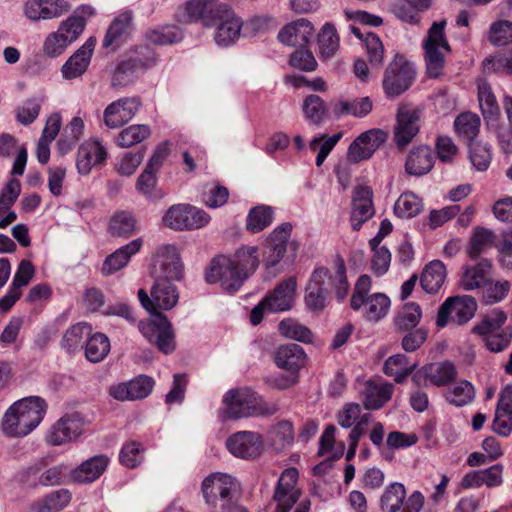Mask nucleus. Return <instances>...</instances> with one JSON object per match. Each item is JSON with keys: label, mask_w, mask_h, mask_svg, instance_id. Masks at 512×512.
Masks as SVG:
<instances>
[{"label": "nucleus", "mask_w": 512, "mask_h": 512, "mask_svg": "<svg viewBox=\"0 0 512 512\" xmlns=\"http://www.w3.org/2000/svg\"><path fill=\"white\" fill-rule=\"evenodd\" d=\"M205 278L211 284L220 282L221 287L230 293L237 291L247 279L232 258L226 256H218L212 260Z\"/></svg>", "instance_id": "nucleus-10"}, {"label": "nucleus", "mask_w": 512, "mask_h": 512, "mask_svg": "<svg viewBox=\"0 0 512 512\" xmlns=\"http://www.w3.org/2000/svg\"><path fill=\"white\" fill-rule=\"evenodd\" d=\"M422 200L411 192L400 195L394 204V213L401 218H412L422 210Z\"/></svg>", "instance_id": "nucleus-59"}, {"label": "nucleus", "mask_w": 512, "mask_h": 512, "mask_svg": "<svg viewBox=\"0 0 512 512\" xmlns=\"http://www.w3.org/2000/svg\"><path fill=\"white\" fill-rule=\"evenodd\" d=\"M155 62V57H150L146 61L140 58H130L120 63L114 70L111 79V86L115 89L123 88L131 83L137 77L139 69H145Z\"/></svg>", "instance_id": "nucleus-30"}, {"label": "nucleus", "mask_w": 512, "mask_h": 512, "mask_svg": "<svg viewBox=\"0 0 512 512\" xmlns=\"http://www.w3.org/2000/svg\"><path fill=\"white\" fill-rule=\"evenodd\" d=\"M457 375L456 368L451 362H442L436 364H430L424 367V374L416 372L412 380L419 385L421 378L427 377L436 386H445L449 384Z\"/></svg>", "instance_id": "nucleus-38"}, {"label": "nucleus", "mask_w": 512, "mask_h": 512, "mask_svg": "<svg viewBox=\"0 0 512 512\" xmlns=\"http://www.w3.org/2000/svg\"><path fill=\"white\" fill-rule=\"evenodd\" d=\"M262 446V436L253 431H239L226 440V447L229 452L242 459L256 458L260 455Z\"/></svg>", "instance_id": "nucleus-15"}, {"label": "nucleus", "mask_w": 512, "mask_h": 512, "mask_svg": "<svg viewBox=\"0 0 512 512\" xmlns=\"http://www.w3.org/2000/svg\"><path fill=\"white\" fill-rule=\"evenodd\" d=\"M491 268V262L485 258L481 259L475 265L466 266L460 280L461 287L466 291L483 287L487 284Z\"/></svg>", "instance_id": "nucleus-35"}, {"label": "nucleus", "mask_w": 512, "mask_h": 512, "mask_svg": "<svg viewBox=\"0 0 512 512\" xmlns=\"http://www.w3.org/2000/svg\"><path fill=\"white\" fill-rule=\"evenodd\" d=\"M319 53L323 58L332 57L339 48V36L334 25L326 23L318 34Z\"/></svg>", "instance_id": "nucleus-57"}, {"label": "nucleus", "mask_w": 512, "mask_h": 512, "mask_svg": "<svg viewBox=\"0 0 512 512\" xmlns=\"http://www.w3.org/2000/svg\"><path fill=\"white\" fill-rule=\"evenodd\" d=\"M141 102L137 97L118 99L104 110L105 125L111 129L129 122L138 112Z\"/></svg>", "instance_id": "nucleus-18"}, {"label": "nucleus", "mask_w": 512, "mask_h": 512, "mask_svg": "<svg viewBox=\"0 0 512 512\" xmlns=\"http://www.w3.org/2000/svg\"><path fill=\"white\" fill-rule=\"evenodd\" d=\"M422 317V309L416 302L405 303L395 314L393 324L398 332L416 328Z\"/></svg>", "instance_id": "nucleus-42"}, {"label": "nucleus", "mask_w": 512, "mask_h": 512, "mask_svg": "<svg viewBox=\"0 0 512 512\" xmlns=\"http://www.w3.org/2000/svg\"><path fill=\"white\" fill-rule=\"evenodd\" d=\"M488 40L494 46L512 44V22L509 20L493 22L489 27Z\"/></svg>", "instance_id": "nucleus-62"}, {"label": "nucleus", "mask_w": 512, "mask_h": 512, "mask_svg": "<svg viewBox=\"0 0 512 512\" xmlns=\"http://www.w3.org/2000/svg\"><path fill=\"white\" fill-rule=\"evenodd\" d=\"M273 221V211L268 206H257L250 210L246 228L252 233H258L268 227Z\"/></svg>", "instance_id": "nucleus-60"}, {"label": "nucleus", "mask_w": 512, "mask_h": 512, "mask_svg": "<svg viewBox=\"0 0 512 512\" xmlns=\"http://www.w3.org/2000/svg\"><path fill=\"white\" fill-rule=\"evenodd\" d=\"M147 40L152 44L168 45L182 40L183 33L177 26H164L154 29L146 34Z\"/></svg>", "instance_id": "nucleus-63"}, {"label": "nucleus", "mask_w": 512, "mask_h": 512, "mask_svg": "<svg viewBox=\"0 0 512 512\" xmlns=\"http://www.w3.org/2000/svg\"><path fill=\"white\" fill-rule=\"evenodd\" d=\"M47 404L38 396H30L13 403L2 419V431L9 437H24L43 420Z\"/></svg>", "instance_id": "nucleus-2"}, {"label": "nucleus", "mask_w": 512, "mask_h": 512, "mask_svg": "<svg viewBox=\"0 0 512 512\" xmlns=\"http://www.w3.org/2000/svg\"><path fill=\"white\" fill-rule=\"evenodd\" d=\"M415 365H409L408 358L404 354L390 356L384 363V373L394 377L397 383H401L414 370Z\"/></svg>", "instance_id": "nucleus-52"}, {"label": "nucleus", "mask_w": 512, "mask_h": 512, "mask_svg": "<svg viewBox=\"0 0 512 512\" xmlns=\"http://www.w3.org/2000/svg\"><path fill=\"white\" fill-rule=\"evenodd\" d=\"M110 351V340L103 333H95L89 337L85 346L86 358L93 363L102 361Z\"/></svg>", "instance_id": "nucleus-53"}, {"label": "nucleus", "mask_w": 512, "mask_h": 512, "mask_svg": "<svg viewBox=\"0 0 512 512\" xmlns=\"http://www.w3.org/2000/svg\"><path fill=\"white\" fill-rule=\"evenodd\" d=\"M372 110V102L368 97L357 98L352 101H340L334 107L337 116L352 115L364 117Z\"/></svg>", "instance_id": "nucleus-58"}, {"label": "nucleus", "mask_w": 512, "mask_h": 512, "mask_svg": "<svg viewBox=\"0 0 512 512\" xmlns=\"http://www.w3.org/2000/svg\"><path fill=\"white\" fill-rule=\"evenodd\" d=\"M34 275V267L28 260H22L14 275L12 284L7 294L0 299V312H7L20 298L21 289L28 285Z\"/></svg>", "instance_id": "nucleus-27"}, {"label": "nucleus", "mask_w": 512, "mask_h": 512, "mask_svg": "<svg viewBox=\"0 0 512 512\" xmlns=\"http://www.w3.org/2000/svg\"><path fill=\"white\" fill-rule=\"evenodd\" d=\"M474 386L467 380L456 382L445 392V399L451 405L462 407L473 401Z\"/></svg>", "instance_id": "nucleus-50"}, {"label": "nucleus", "mask_w": 512, "mask_h": 512, "mask_svg": "<svg viewBox=\"0 0 512 512\" xmlns=\"http://www.w3.org/2000/svg\"><path fill=\"white\" fill-rule=\"evenodd\" d=\"M296 289V278L288 277L282 280L264 297L265 303L268 304V312H285L292 309L295 301Z\"/></svg>", "instance_id": "nucleus-20"}, {"label": "nucleus", "mask_w": 512, "mask_h": 512, "mask_svg": "<svg viewBox=\"0 0 512 512\" xmlns=\"http://www.w3.org/2000/svg\"><path fill=\"white\" fill-rule=\"evenodd\" d=\"M292 225L288 222L277 226L266 240L263 250V262L266 269H277L278 265L284 259L286 253H290L291 258H295L299 245L297 241L291 240Z\"/></svg>", "instance_id": "nucleus-5"}, {"label": "nucleus", "mask_w": 512, "mask_h": 512, "mask_svg": "<svg viewBox=\"0 0 512 512\" xmlns=\"http://www.w3.org/2000/svg\"><path fill=\"white\" fill-rule=\"evenodd\" d=\"M446 268L439 260L431 261L425 266L420 278V284L429 294L437 293L445 282Z\"/></svg>", "instance_id": "nucleus-41"}, {"label": "nucleus", "mask_w": 512, "mask_h": 512, "mask_svg": "<svg viewBox=\"0 0 512 512\" xmlns=\"http://www.w3.org/2000/svg\"><path fill=\"white\" fill-rule=\"evenodd\" d=\"M170 278H155V283L151 288V296L154 299L156 312L172 309L179 300L177 287L171 282Z\"/></svg>", "instance_id": "nucleus-32"}, {"label": "nucleus", "mask_w": 512, "mask_h": 512, "mask_svg": "<svg viewBox=\"0 0 512 512\" xmlns=\"http://www.w3.org/2000/svg\"><path fill=\"white\" fill-rule=\"evenodd\" d=\"M495 234L492 230L484 227H476L469 240L467 255L476 259L494 245Z\"/></svg>", "instance_id": "nucleus-45"}, {"label": "nucleus", "mask_w": 512, "mask_h": 512, "mask_svg": "<svg viewBox=\"0 0 512 512\" xmlns=\"http://www.w3.org/2000/svg\"><path fill=\"white\" fill-rule=\"evenodd\" d=\"M433 163L434 156L430 147L419 146L409 153L405 168L410 175L422 176L432 169Z\"/></svg>", "instance_id": "nucleus-40"}, {"label": "nucleus", "mask_w": 512, "mask_h": 512, "mask_svg": "<svg viewBox=\"0 0 512 512\" xmlns=\"http://www.w3.org/2000/svg\"><path fill=\"white\" fill-rule=\"evenodd\" d=\"M386 139L387 134L381 129H371L361 133L348 148V161L359 163L369 159Z\"/></svg>", "instance_id": "nucleus-14"}, {"label": "nucleus", "mask_w": 512, "mask_h": 512, "mask_svg": "<svg viewBox=\"0 0 512 512\" xmlns=\"http://www.w3.org/2000/svg\"><path fill=\"white\" fill-rule=\"evenodd\" d=\"M151 134L150 127L144 124L130 125L121 130L116 136L115 143L121 148H129L143 140Z\"/></svg>", "instance_id": "nucleus-51"}, {"label": "nucleus", "mask_w": 512, "mask_h": 512, "mask_svg": "<svg viewBox=\"0 0 512 512\" xmlns=\"http://www.w3.org/2000/svg\"><path fill=\"white\" fill-rule=\"evenodd\" d=\"M445 26V20L434 22L422 44L426 72L430 78H438L443 74L446 57L451 51L444 33Z\"/></svg>", "instance_id": "nucleus-4"}, {"label": "nucleus", "mask_w": 512, "mask_h": 512, "mask_svg": "<svg viewBox=\"0 0 512 512\" xmlns=\"http://www.w3.org/2000/svg\"><path fill=\"white\" fill-rule=\"evenodd\" d=\"M91 327L86 323H77L71 326L64 334L61 346L69 353L82 347L84 339L90 334Z\"/></svg>", "instance_id": "nucleus-56"}, {"label": "nucleus", "mask_w": 512, "mask_h": 512, "mask_svg": "<svg viewBox=\"0 0 512 512\" xmlns=\"http://www.w3.org/2000/svg\"><path fill=\"white\" fill-rule=\"evenodd\" d=\"M109 463L105 455L91 457L71 472V478L78 483H91L97 480L106 470Z\"/></svg>", "instance_id": "nucleus-36"}, {"label": "nucleus", "mask_w": 512, "mask_h": 512, "mask_svg": "<svg viewBox=\"0 0 512 512\" xmlns=\"http://www.w3.org/2000/svg\"><path fill=\"white\" fill-rule=\"evenodd\" d=\"M225 6L217 0H190L185 9L187 21H201L203 25L211 26Z\"/></svg>", "instance_id": "nucleus-29"}, {"label": "nucleus", "mask_w": 512, "mask_h": 512, "mask_svg": "<svg viewBox=\"0 0 512 512\" xmlns=\"http://www.w3.org/2000/svg\"><path fill=\"white\" fill-rule=\"evenodd\" d=\"M314 34L310 21L301 18L285 25L278 33L281 43L288 46L305 47Z\"/></svg>", "instance_id": "nucleus-28"}, {"label": "nucleus", "mask_w": 512, "mask_h": 512, "mask_svg": "<svg viewBox=\"0 0 512 512\" xmlns=\"http://www.w3.org/2000/svg\"><path fill=\"white\" fill-rule=\"evenodd\" d=\"M278 327L280 334L286 338L303 343H311L313 341V333L310 329L295 319H283Z\"/></svg>", "instance_id": "nucleus-55"}, {"label": "nucleus", "mask_w": 512, "mask_h": 512, "mask_svg": "<svg viewBox=\"0 0 512 512\" xmlns=\"http://www.w3.org/2000/svg\"><path fill=\"white\" fill-rule=\"evenodd\" d=\"M183 265L175 245L160 246L154 255L151 275L154 278L181 279Z\"/></svg>", "instance_id": "nucleus-11"}, {"label": "nucleus", "mask_w": 512, "mask_h": 512, "mask_svg": "<svg viewBox=\"0 0 512 512\" xmlns=\"http://www.w3.org/2000/svg\"><path fill=\"white\" fill-rule=\"evenodd\" d=\"M479 106L487 124L497 122L501 112L491 87L483 82L478 85Z\"/></svg>", "instance_id": "nucleus-44"}, {"label": "nucleus", "mask_w": 512, "mask_h": 512, "mask_svg": "<svg viewBox=\"0 0 512 512\" xmlns=\"http://www.w3.org/2000/svg\"><path fill=\"white\" fill-rule=\"evenodd\" d=\"M243 21L228 6L219 13L211 26H215L214 40L217 45L227 47L234 44L241 35Z\"/></svg>", "instance_id": "nucleus-13"}, {"label": "nucleus", "mask_w": 512, "mask_h": 512, "mask_svg": "<svg viewBox=\"0 0 512 512\" xmlns=\"http://www.w3.org/2000/svg\"><path fill=\"white\" fill-rule=\"evenodd\" d=\"M275 363L277 367L287 372L298 374L299 370L305 366L306 353L298 344L281 345L275 352Z\"/></svg>", "instance_id": "nucleus-31"}, {"label": "nucleus", "mask_w": 512, "mask_h": 512, "mask_svg": "<svg viewBox=\"0 0 512 512\" xmlns=\"http://www.w3.org/2000/svg\"><path fill=\"white\" fill-rule=\"evenodd\" d=\"M83 422L76 414L61 417L50 429L47 441L54 446L70 442L81 435Z\"/></svg>", "instance_id": "nucleus-23"}, {"label": "nucleus", "mask_w": 512, "mask_h": 512, "mask_svg": "<svg viewBox=\"0 0 512 512\" xmlns=\"http://www.w3.org/2000/svg\"><path fill=\"white\" fill-rule=\"evenodd\" d=\"M141 246L142 240L135 239L117 249L105 259L101 269L102 274L111 275L124 268L130 258L140 250Z\"/></svg>", "instance_id": "nucleus-37"}, {"label": "nucleus", "mask_w": 512, "mask_h": 512, "mask_svg": "<svg viewBox=\"0 0 512 512\" xmlns=\"http://www.w3.org/2000/svg\"><path fill=\"white\" fill-rule=\"evenodd\" d=\"M480 118L472 112L462 113L454 121L457 134L468 143H471L480 130Z\"/></svg>", "instance_id": "nucleus-48"}, {"label": "nucleus", "mask_w": 512, "mask_h": 512, "mask_svg": "<svg viewBox=\"0 0 512 512\" xmlns=\"http://www.w3.org/2000/svg\"><path fill=\"white\" fill-rule=\"evenodd\" d=\"M503 467L495 464L484 470L468 472L461 480V487L464 489L478 488L482 485L487 487L499 486L502 483Z\"/></svg>", "instance_id": "nucleus-33"}, {"label": "nucleus", "mask_w": 512, "mask_h": 512, "mask_svg": "<svg viewBox=\"0 0 512 512\" xmlns=\"http://www.w3.org/2000/svg\"><path fill=\"white\" fill-rule=\"evenodd\" d=\"M96 45V38L90 37L63 64L61 73L64 79L72 80L82 76L88 69Z\"/></svg>", "instance_id": "nucleus-22"}, {"label": "nucleus", "mask_w": 512, "mask_h": 512, "mask_svg": "<svg viewBox=\"0 0 512 512\" xmlns=\"http://www.w3.org/2000/svg\"><path fill=\"white\" fill-rule=\"evenodd\" d=\"M151 315L153 320L139 322L140 333L162 353H172L176 348V342L171 323L161 312Z\"/></svg>", "instance_id": "nucleus-7"}, {"label": "nucleus", "mask_w": 512, "mask_h": 512, "mask_svg": "<svg viewBox=\"0 0 512 512\" xmlns=\"http://www.w3.org/2000/svg\"><path fill=\"white\" fill-rule=\"evenodd\" d=\"M71 501V493L67 489L53 491L31 507V512H58Z\"/></svg>", "instance_id": "nucleus-46"}, {"label": "nucleus", "mask_w": 512, "mask_h": 512, "mask_svg": "<svg viewBox=\"0 0 512 512\" xmlns=\"http://www.w3.org/2000/svg\"><path fill=\"white\" fill-rule=\"evenodd\" d=\"M107 150L100 141L93 139L84 142L78 149L76 166L82 175H88L92 168L102 165L107 159Z\"/></svg>", "instance_id": "nucleus-24"}, {"label": "nucleus", "mask_w": 512, "mask_h": 512, "mask_svg": "<svg viewBox=\"0 0 512 512\" xmlns=\"http://www.w3.org/2000/svg\"><path fill=\"white\" fill-rule=\"evenodd\" d=\"M331 290H334L339 301L344 300L348 295L349 283L342 258L334 261L332 269L321 266L313 270L306 286L307 308L314 312L322 311L328 304Z\"/></svg>", "instance_id": "nucleus-1"}, {"label": "nucleus", "mask_w": 512, "mask_h": 512, "mask_svg": "<svg viewBox=\"0 0 512 512\" xmlns=\"http://www.w3.org/2000/svg\"><path fill=\"white\" fill-rule=\"evenodd\" d=\"M151 377L140 375L128 382L119 383L109 388V394L119 401H134L146 398L153 389Z\"/></svg>", "instance_id": "nucleus-19"}, {"label": "nucleus", "mask_w": 512, "mask_h": 512, "mask_svg": "<svg viewBox=\"0 0 512 512\" xmlns=\"http://www.w3.org/2000/svg\"><path fill=\"white\" fill-rule=\"evenodd\" d=\"M492 430L503 437L512 432V385H506L500 391Z\"/></svg>", "instance_id": "nucleus-26"}, {"label": "nucleus", "mask_w": 512, "mask_h": 512, "mask_svg": "<svg viewBox=\"0 0 512 512\" xmlns=\"http://www.w3.org/2000/svg\"><path fill=\"white\" fill-rule=\"evenodd\" d=\"M390 305V299L385 294L374 293L364 299L361 309L368 321L377 322L387 315Z\"/></svg>", "instance_id": "nucleus-43"}, {"label": "nucleus", "mask_w": 512, "mask_h": 512, "mask_svg": "<svg viewBox=\"0 0 512 512\" xmlns=\"http://www.w3.org/2000/svg\"><path fill=\"white\" fill-rule=\"evenodd\" d=\"M145 156V150L141 149L137 152H126L114 164V170L117 174L124 177L132 176L139 165L142 163Z\"/></svg>", "instance_id": "nucleus-64"}, {"label": "nucleus", "mask_w": 512, "mask_h": 512, "mask_svg": "<svg viewBox=\"0 0 512 512\" xmlns=\"http://www.w3.org/2000/svg\"><path fill=\"white\" fill-rule=\"evenodd\" d=\"M298 472L291 468L285 470L275 489L274 500L277 506L274 512H288L299 498V492L295 488Z\"/></svg>", "instance_id": "nucleus-21"}, {"label": "nucleus", "mask_w": 512, "mask_h": 512, "mask_svg": "<svg viewBox=\"0 0 512 512\" xmlns=\"http://www.w3.org/2000/svg\"><path fill=\"white\" fill-rule=\"evenodd\" d=\"M509 126L502 127L497 132L499 147L505 154H512V96L505 95L502 101Z\"/></svg>", "instance_id": "nucleus-61"}, {"label": "nucleus", "mask_w": 512, "mask_h": 512, "mask_svg": "<svg viewBox=\"0 0 512 512\" xmlns=\"http://www.w3.org/2000/svg\"><path fill=\"white\" fill-rule=\"evenodd\" d=\"M269 437L276 450H284L292 446L294 442V427L291 421L282 420L273 425L269 430Z\"/></svg>", "instance_id": "nucleus-49"}, {"label": "nucleus", "mask_w": 512, "mask_h": 512, "mask_svg": "<svg viewBox=\"0 0 512 512\" xmlns=\"http://www.w3.org/2000/svg\"><path fill=\"white\" fill-rule=\"evenodd\" d=\"M71 9L66 0H29L25 4V15L32 21L48 20L61 16Z\"/></svg>", "instance_id": "nucleus-25"}, {"label": "nucleus", "mask_w": 512, "mask_h": 512, "mask_svg": "<svg viewBox=\"0 0 512 512\" xmlns=\"http://www.w3.org/2000/svg\"><path fill=\"white\" fill-rule=\"evenodd\" d=\"M234 487V479L222 473L211 474L202 482V492L206 503L217 507L218 502H221L220 505L223 509L229 504Z\"/></svg>", "instance_id": "nucleus-12"}, {"label": "nucleus", "mask_w": 512, "mask_h": 512, "mask_svg": "<svg viewBox=\"0 0 512 512\" xmlns=\"http://www.w3.org/2000/svg\"><path fill=\"white\" fill-rule=\"evenodd\" d=\"M413 63L402 55H396L385 70L383 88L388 96H398L406 91L415 79Z\"/></svg>", "instance_id": "nucleus-8"}, {"label": "nucleus", "mask_w": 512, "mask_h": 512, "mask_svg": "<svg viewBox=\"0 0 512 512\" xmlns=\"http://www.w3.org/2000/svg\"><path fill=\"white\" fill-rule=\"evenodd\" d=\"M372 189L368 186H357L353 191L350 223L354 231L360 230L375 213Z\"/></svg>", "instance_id": "nucleus-17"}, {"label": "nucleus", "mask_w": 512, "mask_h": 512, "mask_svg": "<svg viewBox=\"0 0 512 512\" xmlns=\"http://www.w3.org/2000/svg\"><path fill=\"white\" fill-rule=\"evenodd\" d=\"M232 261L248 278L259 266L258 248L256 246H242L235 252Z\"/></svg>", "instance_id": "nucleus-54"}, {"label": "nucleus", "mask_w": 512, "mask_h": 512, "mask_svg": "<svg viewBox=\"0 0 512 512\" xmlns=\"http://www.w3.org/2000/svg\"><path fill=\"white\" fill-rule=\"evenodd\" d=\"M210 219V215L198 207L177 204L166 211L162 221L170 229L184 231L200 229L206 226Z\"/></svg>", "instance_id": "nucleus-6"}, {"label": "nucleus", "mask_w": 512, "mask_h": 512, "mask_svg": "<svg viewBox=\"0 0 512 512\" xmlns=\"http://www.w3.org/2000/svg\"><path fill=\"white\" fill-rule=\"evenodd\" d=\"M132 29L131 12L126 11L119 14L109 26L103 39V46H119L130 35Z\"/></svg>", "instance_id": "nucleus-39"}, {"label": "nucleus", "mask_w": 512, "mask_h": 512, "mask_svg": "<svg viewBox=\"0 0 512 512\" xmlns=\"http://www.w3.org/2000/svg\"><path fill=\"white\" fill-rule=\"evenodd\" d=\"M420 111L412 106H402L397 113L395 142L398 148L406 147L419 131Z\"/></svg>", "instance_id": "nucleus-16"}, {"label": "nucleus", "mask_w": 512, "mask_h": 512, "mask_svg": "<svg viewBox=\"0 0 512 512\" xmlns=\"http://www.w3.org/2000/svg\"><path fill=\"white\" fill-rule=\"evenodd\" d=\"M476 310L477 302L472 296L449 297L438 310L436 325L439 328H443L449 321L458 325L465 324L473 318Z\"/></svg>", "instance_id": "nucleus-9"}, {"label": "nucleus", "mask_w": 512, "mask_h": 512, "mask_svg": "<svg viewBox=\"0 0 512 512\" xmlns=\"http://www.w3.org/2000/svg\"><path fill=\"white\" fill-rule=\"evenodd\" d=\"M406 498V489L403 484L393 482L389 484L381 498L380 507L383 512H398Z\"/></svg>", "instance_id": "nucleus-47"}, {"label": "nucleus", "mask_w": 512, "mask_h": 512, "mask_svg": "<svg viewBox=\"0 0 512 512\" xmlns=\"http://www.w3.org/2000/svg\"><path fill=\"white\" fill-rule=\"evenodd\" d=\"M393 391L394 387L391 383H377L372 380L366 381L362 391L365 408L368 410L380 409L391 399Z\"/></svg>", "instance_id": "nucleus-34"}, {"label": "nucleus", "mask_w": 512, "mask_h": 512, "mask_svg": "<svg viewBox=\"0 0 512 512\" xmlns=\"http://www.w3.org/2000/svg\"><path fill=\"white\" fill-rule=\"evenodd\" d=\"M223 402L227 419H240L257 416H272L278 412L275 403L266 402L258 393L249 388H240L228 391Z\"/></svg>", "instance_id": "nucleus-3"}]
</instances>
